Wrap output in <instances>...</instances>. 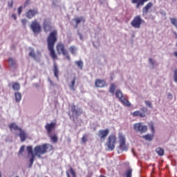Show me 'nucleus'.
<instances>
[{"instance_id":"obj_26","label":"nucleus","mask_w":177,"mask_h":177,"mask_svg":"<svg viewBox=\"0 0 177 177\" xmlns=\"http://www.w3.org/2000/svg\"><path fill=\"white\" fill-rule=\"evenodd\" d=\"M156 152L157 154H158L160 157H162V156H164V149H163L162 148H160V147L156 148Z\"/></svg>"},{"instance_id":"obj_7","label":"nucleus","mask_w":177,"mask_h":177,"mask_svg":"<svg viewBox=\"0 0 177 177\" xmlns=\"http://www.w3.org/2000/svg\"><path fill=\"white\" fill-rule=\"evenodd\" d=\"M115 96L119 99L123 106H127V107L131 106V102L124 97L121 91L117 90L115 92Z\"/></svg>"},{"instance_id":"obj_10","label":"nucleus","mask_w":177,"mask_h":177,"mask_svg":"<svg viewBox=\"0 0 177 177\" xmlns=\"http://www.w3.org/2000/svg\"><path fill=\"white\" fill-rule=\"evenodd\" d=\"M152 134H147L145 136H143L142 138L143 139H145V140H149V142L151 141L152 139L154 138V133L156 132L155 128H154V123H153V122H151L148 124Z\"/></svg>"},{"instance_id":"obj_45","label":"nucleus","mask_w":177,"mask_h":177,"mask_svg":"<svg viewBox=\"0 0 177 177\" xmlns=\"http://www.w3.org/2000/svg\"><path fill=\"white\" fill-rule=\"evenodd\" d=\"M174 77H177V69L174 70Z\"/></svg>"},{"instance_id":"obj_22","label":"nucleus","mask_w":177,"mask_h":177,"mask_svg":"<svg viewBox=\"0 0 177 177\" xmlns=\"http://www.w3.org/2000/svg\"><path fill=\"white\" fill-rule=\"evenodd\" d=\"M48 138H50V140L53 142V143H57L59 138H57V135L52 134L48 135Z\"/></svg>"},{"instance_id":"obj_19","label":"nucleus","mask_w":177,"mask_h":177,"mask_svg":"<svg viewBox=\"0 0 177 177\" xmlns=\"http://www.w3.org/2000/svg\"><path fill=\"white\" fill-rule=\"evenodd\" d=\"M18 136H19L21 141L22 142H25L27 139V134H26V132H24V131H23L21 129L19 131Z\"/></svg>"},{"instance_id":"obj_41","label":"nucleus","mask_w":177,"mask_h":177,"mask_svg":"<svg viewBox=\"0 0 177 177\" xmlns=\"http://www.w3.org/2000/svg\"><path fill=\"white\" fill-rule=\"evenodd\" d=\"M24 151V145L21 147V148L19 149V153L21 154V153H23Z\"/></svg>"},{"instance_id":"obj_11","label":"nucleus","mask_w":177,"mask_h":177,"mask_svg":"<svg viewBox=\"0 0 177 177\" xmlns=\"http://www.w3.org/2000/svg\"><path fill=\"white\" fill-rule=\"evenodd\" d=\"M133 127L136 132H140V133H145V132H147V126L142 125L141 122L135 123Z\"/></svg>"},{"instance_id":"obj_32","label":"nucleus","mask_w":177,"mask_h":177,"mask_svg":"<svg viewBox=\"0 0 177 177\" xmlns=\"http://www.w3.org/2000/svg\"><path fill=\"white\" fill-rule=\"evenodd\" d=\"M75 63L77 66V67L80 68V70H82V68L84 67V62H82V61H76Z\"/></svg>"},{"instance_id":"obj_42","label":"nucleus","mask_w":177,"mask_h":177,"mask_svg":"<svg viewBox=\"0 0 177 177\" xmlns=\"http://www.w3.org/2000/svg\"><path fill=\"white\" fill-rule=\"evenodd\" d=\"M8 7L13 8V0H11L10 2H8Z\"/></svg>"},{"instance_id":"obj_43","label":"nucleus","mask_w":177,"mask_h":177,"mask_svg":"<svg viewBox=\"0 0 177 177\" xmlns=\"http://www.w3.org/2000/svg\"><path fill=\"white\" fill-rule=\"evenodd\" d=\"M150 64L152 66H154V60H153L151 58L149 59Z\"/></svg>"},{"instance_id":"obj_9","label":"nucleus","mask_w":177,"mask_h":177,"mask_svg":"<svg viewBox=\"0 0 177 177\" xmlns=\"http://www.w3.org/2000/svg\"><path fill=\"white\" fill-rule=\"evenodd\" d=\"M30 28L34 34H39V32L42 31L41 24H39V22H38L37 19H35L33 21H32Z\"/></svg>"},{"instance_id":"obj_23","label":"nucleus","mask_w":177,"mask_h":177,"mask_svg":"<svg viewBox=\"0 0 177 177\" xmlns=\"http://www.w3.org/2000/svg\"><path fill=\"white\" fill-rule=\"evenodd\" d=\"M54 75L57 80H59V68H57V65L56 63H54V68H53Z\"/></svg>"},{"instance_id":"obj_48","label":"nucleus","mask_w":177,"mask_h":177,"mask_svg":"<svg viewBox=\"0 0 177 177\" xmlns=\"http://www.w3.org/2000/svg\"><path fill=\"white\" fill-rule=\"evenodd\" d=\"M174 56L177 57V51L174 52Z\"/></svg>"},{"instance_id":"obj_12","label":"nucleus","mask_w":177,"mask_h":177,"mask_svg":"<svg viewBox=\"0 0 177 177\" xmlns=\"http://www.w3.org/2000/svg\"><path fill=\"white\" fill-rule=\"evenodd\" d=\"M109 133H110V130L109 129H101V130H99L97 133V136L100 139V140H102V142H104L106 140V138L109 136Z\"/></svg>"},{"instance_id":"obj_5","label":"nucleus","mask_w":177,"mask_h":177,"mask_svg":"<svg viewBox=\"0 0 177 177\" xmlns=\"http://www.w3.org/2000/svg\"><path fill=\"white\" fill-rule=\"evenodd\" d=\"M56 50L58 55H63V56H65L67 60H68V62L71 60V58L68 55V51H67V49L66 48V46H64V44L58 43L56 46Z\"/></svg>"},{"instance_id":"obj_24","label":"nucleus","mask_w":177,"mask_h":177,"mask_svg":"<svg viewBox=\"0 0 177 177\" xmlns=\"http://www.w3.org/2000/svg\"><path fill=\"white\" fill-rule=\"evenodd\" d=\"M9 128L10 131H21V128L19 127L18 126L16 125L15 123H12L9 125Z\"/></svg>"},{"instance_id":"obj_35","label":"nucleus","mask_w":177,"mask_h":177,"mask_svg":"<svg viewBox=\"0 0 177 177\" xmlns=\"http://www.w3.org/2000/svg\"><path fill=\"white\" fill-rule=\"evenodd\" d=\"M74 21H75L76 24L78 25L81 21H85V19H84V17H81L80 18H75L74 19Z\"/></svg>"},{"instance_id":"obj_46","label":"nucleus","mask_w":177,"mask_h":177,"mask_svg":"<svg viewBox=\"0 0 177 177\" xmlns=\"http://www.w3.org/2000/svg\"><path fill=\"white\" fill-rule=\"evenodd\" d=\"M173 34L175 35L176 39H177V32H173Z\"/></svg>"},{"instance_id":"obj_37","label":"nucleus","mask_w":177,"mask_h":177,"mask_svg":"<svg viewBox=\"0 0 177 177\" xmlns=\"http://www.w3.org/2000/svg\"><path fill=\"white\" fill-rule=\"evenodd\" d=\"M145 103L146 106H147L148 107H150V109H153V105L151 104V102H150L149 100H146V101H145Z\"/></svg>"},{"instance_id":"obj_44","label":"nucleus","mask_w":177,"mask_h":177,"mask_svg":"<svg viewBox=\"0 0 177 177\" xmlns=\"http://www.w3.org/2000/svg\"><path fill=\"white\" fill-rule=\"evenodd\" d=\"M12 17L14 19V20H16V19H17V17H16V14H12Z\"/></svg>"},{"instance_id":"obj_38","label":"nucleus","mask_w":177,"mask_h":177,"mask_svg":"<svg viewBox=\"0 0 177 177\" xmlns=\"http://www.w3.org/2000/svg\"><path fill=\"white\" fill-rule=\"evenodd\" d=\"M29 56L30 57H33V59H35V52H34V50H31L30 52L29 53Z\"/></svg>"},{"instance_id":"obj_25","label":"nucleus","mask_w":177,"mask_h":177,"mask_svg":"<svg viewBox=\"0 0 177 177\" xmlns=\"http://www.w3.org/2000/svg\"><path fill=\"white\" fill-rule=\"evenodd\" d=\"M75 80H77V78L74 77L73 80L71 81V84L68 85L71 91H75Z\"/></svg>"},{"instance_id":"obj_14","label":"nucleus","mask_w":177,"mask_h":177,"mask_svg":"<svg viewBox=\"0 0 177 177\" xmlns=\"http://www.w3.org/2000/svg\"><path fill=\"white\" fill-rule=\"evenodd\" d=\"M43 28L45 32H48L52 30V25L50 19H44L43 23Z\"/></svg>"},{"instance_id":"obj_3","label":"nucleus","mask_w":177,"mask_h":177,"mask_svg":"<svg viewBox=\"0 0 177 177\" xmlns=\"http://www.w3.org/2000/svg\"><path fill=\"white\" fill-rule=\"evenodd\" d=\"M117 145V136L114 133L108 136L105 146L107 147L109 151H113L115 149Z\"/></svg>"},{"instance_id":"obj_39","label":"nucleus","mask_w":177,"mask_h":177,"mask_svg":"<svg viewBox=\"0 0 177 177\" xmlns=\"http://www.w3.org/2000/svg\"><path fill=\"white\" fill-rule=\"evenodd\" d=\"M21 12H23V6H20L18 8V15L20 16L21 15Z\"/></svg>"},{"instance_id":"obj_36","label":"nucleus","mask_w":177,"mask_h":177,"mask_svg":"<svg viewBox=\"0 0 177 177\" xmlns=\"http://www.w3.org/2000/svg\"><path fill=\"white\" fill-rule=\"evenodd\" d=\"M82 143H86L88 142V135H84L82 138Z\"/></svg>"},{"instance_id":"obj_34","label":"nucleus","mask_w":177,"mask_h":177,"mask_svg":"<svg viewBox=\"0 0 177 177\" xmlns=\"http://www.w3.org/2000/svg\"><path fill=\"white\" fill-rule=\"evenodd\" d=\"M109 92L111 93H113V94L114 93V92H115V84L112 83L111 84V86H110V88H109Z\"/></svg>"},{"instance_id":"obj_47","label":"nucleus","mask_w":177,"mask_h":177,"mask_svg":"<svg viewBox=\"0 0 177 177\" xmlns=\"http://www.w3.org/2000/svg\"><path fill=\"white\" fill-rule=\"evenodd\" d=\"M174 81L175 82H177V76H174Z\"/></svg>"},{"instance_id":"obj_52","label":"nucleus","mask_w":177,"mask_h":177,"mask_svg":"<svg viewBox=\"0 0 177 177\" xmlns=\"http://www.w3.org/2000/svg\"><path fill=\"white\" fill-rule=\"evenodd\" d=\"M176 46H177V43L176 44Z\"/></svg>"},{"instance_id":"obj_30","label":"nucleus","mask_w":177,"mask_h":177,"mask_svg":"<svg viewBox=\"0 0 177 177\" xmlns=\"http://www.w3.org/2000/svg\"><path fill=\"white\" fill-rule=\"evenodd\" d=\"M171 24L177 29V19L175 17L170 18Z\"/></svg>"},{"instance_id":"obj_49","label":"nucleus","mask_w":177,"mask_h":177,"mask_svg":"<svg viewBox=\"0 0 177 177\" xmlns=\"http://www.w3.org/2000/svg\"><path fill=\"white\" fill-rule=\"evenodd\" d=\"M169 97H172V94H168Z\"/></svg>"},{"instance_id":"obj_33","label":"nucleus","mask_w":177,"mask_h":177,"mask_svg":"<svg viewBox=\"0 0 177 177\" xmlns=\"http://www.w3.org/2000/svg\"><path fill=\"white\" fill-rule=\"evenodd\" d=\"M132 168H129L125 172L126 177H132Z\"/></svg>"},{"instance_id":"obj_50","label":"nucleus","mask_w":177,"mask_h":177,"mask_svg":"<svg viewBox=\"0 0 177 177\" xmlns=\"http://www.w3.org/2000/svg\"><path fill=\"white\" fill-rule=\"evenodd\" d=\"M68 142H71V139L68 138Z\"/></svg>"},{"instance_id":"obj_2","label":"nucleus","mask_w":177,"mask_h":177,"mask_svg":"<svg viewBox=\"0 0 177 177\" xmlns=\"http://www.w3.org/2000/svg\"><path fill=\"white\" fill-rule=\"evenodd\" d=\"M56 42H57V30H55L50 32L47 38L48 49L53 60H57V55L56 52H55V44H56Z\"/></svg>"},{"instance_id":"obj_6","label":"nucleus","mask_w":177,"mask_h":177,"mask_svg":"<svg viewBox=\"0 0 177 177\" xmlns=\"http://www.w3.org/2000/svg\"><path fill=\"white\" fill-rule=\"evenodd\" d=\"M70 109L72 113V114L70 112L68 113L70 118H74V117H75V118H78V117L82 114V110L80 109H77V106L74 104L71 105Z\"/></svg>"},{"instance_id":"obj_28","label":"nucleus","mask_w":177,"mask_h":177,"mask_svg":"<svg viewBox=\"0 0 177 177\" xmlns=\"http://www.w3.org/2000/svg\"><path fill=\"white\" fill-rule=\"evenodd\" d=\"M12 89L14 91H19L20 89V84L17 82L12 83Z\"/></svg>"},{"instance_id":"obj_27","label":"nucleus","mask_w":177,"mask_h":177,"mask_svg":"<svg viewBox=\"0 0 177 177\" xmlns=\"http://www.w3.org/2000/svg\"><path fill=\"white\" fill-rule=\"evenodd\" d=\"M69 51L72 55H75V53H77V47H75V46H71L69 48Z\"/></svg>"},{"instance_id":"obj_16","label":"nucleus","mask_w":177,"mask_h":177,"mask_svg":"<svg viewBox=\"0 0 177 177\" xmlns=\"http://www.w3.org/2000/svg\"><path fill=\"white\" fill-rule=\"evenodd\" d=\"M149 0H131V3H136V9H139L140 6H143Z\"/></svg>"},{"instance_id":"obj_8","label":"nucleus","mask_w":177,"mask_h":177,"mask_svg":"<svg viewBox=\"0 0 177 177\" xmlns=\"http://www.w3.org/2000/svg\"><path fill=\"white\" fill-rule=\"evenodd\" d=\"M143 23H145V20L142 19V17H140V15H137L134 17L131 21V26H132L133 28H139Z\"/></svg>"},{"instance_id":"obj_40","label":"nucleus","mask_w":177,"mask_h":177,"mask_svg":"<svg viewBox=\"0 0 177 177\" xmlns=\"http://www.w3.org/2000/svg\"><path fill=\"white\" fill-rule=\"evenodd\" d=\"M21 23L24 27H26V24H27V19H24L21 20Z\"/></svg>"},{"instance_id":"obj_17","label":"nucleus","mask_w":177,"mask_h":177,"mask_svg":"<svg viewBox=\"0 0 177 177\" xmlns=\"http://www.w3.org/2000/svg\"><path fill=\"white\" fill-rule=\"evenodd\" d=\"M95 85L97 88H104L106 86V81L104 80L97 79Z\"/></svg>"},{"instance_id":"obj_51","label":"nucleus","mask_w":177,"mask_h":177,"mask_svg":"<svg viewBox=\"0 0 177 177\" xmlns=\"http://www.w3.org/2000/svg\"><path fill=\"white\" fill-rule=\"evenodd\" d=\"M0 177H2V175L1 174V171H0Z\"/></svg>"},{"instance_id":"obj_18","label":"nucleus","mask_w":177,"mask_h":177,"mask_svg":"<svg viewBox=\"0 0 177 177\" xmlns=\"http://www.w3.org/2000/svg\"><path fill=\"white\" fill-rule=\"evenodd\" d=\"M131 115H133V117H140V118H143L146 117V113L145 112L141 113L140 111H136L131 113Z\"/></svg>"},{"instance_id":"obj_4","label":"nucleus","mask_w":177,"mask_h":177,"mask_svg":"<svg viewBox=\"0 0 177 177\" xmlns=\"http://www.w3.org/2000/svg\"><path fill=\"white\" fill-rule=\"evenodd\" d=\"M118 139H119V145L118 149L120 151H128V145H127V138L125 136L122 134V133H118Z\"/></svg>"},{"instance_id":"obj_20","label":"nucleus","mask_w":177,"mask_h":177,"mask_svg":"<svg viewBox=\"0 0 177 177\" xmlns=\"http://www.w3.org/2000/svg\"><path fill=\"white\" fill-rule=\"evenodd\" d=\"M153 6V3L151 2L148 3L143 8L142 12L144 15H147L149 13V10Z\"/></svg>"},{"instance_id":"obj_1","label":"nucleus","mask_w":177,"mask_h":177,"mask_svg":"<svg viewBox=\"0 0 177 177\" xmlns=\"http://www.w3.org/2000/svg\"><path fill=\"white\" fill-rule=\"evenodd\" d=\"M48 151H52V150H53V146L49 144H43L42 145H37L34 148V150H32V147L28 146V156H31L29 160L30 165H32V164H34V160H35V156L41 158V156H42V154H46V153H48Z\"/></svg>"},{"instance_id":"obj_29","label":"nucleus","mask_w":177,"mask_h":177,"mask_svg":"<svg viewBox=\"0 0 177 177\" xmlns=\"http://www.w3.org/2000/svg\"><path fill=\"white\" fill-rule=\"evenodd\" d=\"M15 96L16 102L19 103L21 100V94L20 93H15Z\"/></svg>"},{"instance_id":"obj_31","label":"nucleus","mask_w":177,"mask_h":177,"mask_svg":"<svg viewBox=\"0 0 177 177\" xmlns=\"http://www.w3.org/2000/svg\"><path fill=\"white\" fill-rule=\"evenodd\" d=\"M8 62L10 66H11L12 67H15V66H16V61L14 59L10 58L8 59Z\"/></svg>"},{"instance_id":"obj_21","label":"nucleus","mask_w":177,"mask_h":177,"mask_svg":"<svg viewBox=\"0 0 177 177\" xmlns=\"http://www.w3.org/2000/svg\"><path fill=\"white\" fill-rule=\"evenodd\" d=\"M66 174L67 177H70V174H71L73 177H77V174L75 173V171H74V169H73V167H70L69 170H66Z\"/></svg>"},{"instance_id":"obj_53","label":"nucleus","mask_w":177,"mask_h":177,"mask_svg":"<svg viewBox=\"0 0 177 177\" xmlns=\"http://www.w3.org/2000/svg\"><path fill=\"white\" fill-rule=\"evenodd\" d=\"M9 86H10V84H8Z\"/></svg>"},{"instance_id":"obj_13","label":"nucleus","mask_w":177,"mask_h":177,"mask_svg":"<svg viewBox=\"0 0 177 177\" xmlns=\"http://www.w3.org/2000/svg\"><path fill=\"white\" fill-rule=\"evenodd\" d=\"M45 129L47 131V135L52 134V131L56 129V124L55 122L48 123L45 126Z\"/></svg>"},{"instance_id":"obj_15","label":"nucleus","mask_w":177,"mask_h":177,"mask_svg":"<svg viewBox=\"0 0 177 177\" xmlns=\"http://www.w3.org/2000/svg\"><path fill=\"white\" fill-rule=\"evenodd\" d=\"M38 15V9H30L26 12V17L28 19H32V17Z\"/></svg>"}]
</instances>
